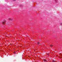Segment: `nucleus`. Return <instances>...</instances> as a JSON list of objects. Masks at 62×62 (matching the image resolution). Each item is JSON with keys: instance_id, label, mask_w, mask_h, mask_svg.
Here are the masks:
<instances>
[{"instance_id": "obj_1", "label": "nucleus", "mask_w": 62, "mask_h": 62, "mask_svg": "<svg viewBox=\"0 0 62 62\" xmlns=\"http://www.w3.org/2000/svg\"><path fill=\"white\" fill-rule=\"evenodd\" d=\"M6 20H4V22H2V24H4L5 23H6Z\"/></svg>"}, {"instance_id": "obj_2", "label": "nucleus", "mask_w": 62, "mask_h": 62, "mask_svg": "<svg viewBox=\"0 0 62 62\" xmlns=\"http://www.w3.org/2000/svg\"><path fill=\"white\" fill-rule=\"evenodd\" d=\"M44 62H45V61H46V59H44Z\"/></svg>"}, {"instance_id": "obj_3", "label": "nucleus", "mask_w": 62, "mask_h": 62, "mask_svg": "<svg viewBox=\"0 0 62 62\" xmlns=\"http://www.w3.org/2000/svg\"><path fill=\"white\" fill-rule=\"evenodd\" d=\"M8 19L9 20H10V21H12V20H11V19L10 18H9Z\"/></svg>"}, {"instance_id": "obj_4", "label": "nucleus", "mask_w": 62, "mask_h": 62, "mask_svg": "<svg viewBox=\"0 0 62 62\" xmlns=\"http://www.w3.org/2000/svg\"><path fill=\"white\" fill-rule=\"evenodd\" d=\"M52 61L53 62H55V61H54V60H53Z\"/></svg>"}, {"instance_id": "obj_5", "label": "nucleus", "mask_w": 62, "mask_h": 62, "mask_svg": "<svg viewBox=\"0 0 62 62\" xmlns=\"http://www.w3.org/2000/svg\"><path fill=\"white\" fill-rule=\"evenodd\" d=\"M40 43L39 42H38V44H39V45Z\"/></svg>"}, {"instance_id": "obj_6", "label": "nucleus", "mask_w": 62, "mask_h": 62, "mask_svg": "<svg viewBox=\"0 0 62 62\" xmlns=\"http://www.w3.org/2000/svg\"><path fill=\"white\" fill-rule=\"evenodd\" d=\"M53 46L52 45H50V46H51V47H53Z\"/></svg>"}, {"instance_id": "obj_7", "label": "nucleus", "mask_w": 62, "mask_h": 62, "mask_svg": "<svg viewBox=\"0 0 62 62\" xmlns=\"http://www.w3.org/2000/svg\"><path fill=\"white\" fill-rule=\"evenodd\" d=\"M13 1H16V0H13Z\"/></svg>"}, {"instance_id": "obj_8", "label": "nucleus", "mask_w": 62, "mask_h": 62, "mask_svg": "<svg viewBox=\"0 0 62 62\" xmlns=\"http://www.w3.org/2000/svg\"><path fill=\"white\" fill-rule=\"evenodd\" d=\"M28 37H29V36H28Z\"/></svg>"}, {"instance_id": "obj_9", "label": "nucleus", "mask_w": 62, "mask_h": 62, "mask_svg": "<svg viewBox=\"0 0 62 62\" xmlns=\"http://www.w3.org/2000/svg\"><path fill=\"white\" fill-rule=\"evenodd\" d=\"M28 37H29V36H28Z\"/></svg>"}]
</instances>
